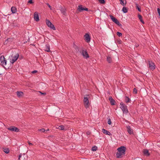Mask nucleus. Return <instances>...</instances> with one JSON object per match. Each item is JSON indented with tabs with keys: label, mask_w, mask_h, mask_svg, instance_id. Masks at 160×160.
I'll list each match as a JSON object with an SVG mask.
<instances>
[{
	"label": "nucleus",
	"mask_w": 160,
	"mask_h": 160,
	"mask_svg": "<svg viewBox=\"0 0 160 160\" xmlns=\"http://www.w3.org/2000/svg\"><path fill=\"white\" fill-rule=\"evenodd\" d=\"M117 150L118 152L116 154V157L118 158H121L125 154L126 148L123 146H121L118 148Z\"/></svg>",
	"instance_id": "obj_1"
},
{
	"label": "nucleus",
	"mask_w": 160,
	"mask_h": 160,
	"mask_svg": "<svg viewBox=\"0 0 160 160\" xmlns=\"http://www.w3.org/2000/svg\"><path fill=\"white\" fill-rule=\"evenodd\" d=\"M19 57L18 53L15 55H12L10 57V62L12 64L14 63L18 59Z\"/></svg>",
	"instance_id": "obj_2"
},
{
	"label": "nucleus",
	"mask_w": 160,
	"mask_h": 160,
	"mask_svg": "<svg viewBox=\"0 0 160 160\" xmlns=\"http://www.w3.org/2000/svg\"><path fill=\"white\" fill-rule=\"evenodd\" d=\"M80 52L84 58L87 59L89 58V55L86 50L82 48H81Z\"/></svg>",
	"instance_id": "obj_3"
},
{
	"label": "nucleus",
	"mask_w": 160,
	"mask_h": 160,
	"mask_svg": "<svg viewBox=\"0 0 160 160\" xmlns=\"http://www.w3.org/2000/svg\"><path fill=\"white\" fill-rule=\"evenodd\" d=\"M120 105L121 106L120 108L123 112V113L127 114L128 112V110L126 106L122 102L120 103Z\"/></svg>",
	"instance_id": "obj_4"
},
{
	"label": "nucleus",
	"mask_w": 160,
	"mask_h": 160,
	"mask_svg": "<svg viewBox=\"0 0 160 160\" xmlns=\"http://www.w3.org/2000/svg\"><path fill=\"white\" fill-rule=\"evenodd\" d=\"M89 97V95H86L84 98L83 102L85 107L87 108L88 107L89 100L88 98Z\"/></svg>",
	"instance_id": "obj_5"
},
{
	"label": "nucleus",
	"mask_w": 160,
	"mask_h": 160,
	"mask_svg": "<svg viewBox=\"0 0 160 160\" xmlns=\"http://www.w3.org/2000/svg\"><path fill=\"white\" fill-rule=\"evenodd\" d=\"M46 23L47 25L51 29L55 30L56 28L54 25L50 22L49 20H46Z\"/></svg>",
	"instance_id": "obj_6"
},
{
	"label": "nucleus",
	"mask_w": 160,
	"mask_h": 160,
	"mask_svg": "<svg viewBox=\"0 0 160 160\" xmlns=\"http://www.w3.org/2000/svg\"><path fill=\"white\" fill-rule=\"evenodd\" d=\"M109 16L112 20L116 24L119 26H121V24L120 23L119 21L114 17L111 15H110Z\"/></svg>",
	"instance_id": "obj_7"
},
{
	"label": "nucleus",
	"mask_w": 160,
	"mask_h": 160,
	"mask_svg": "<svg viewBox=\"0 0 160 160\" xmlns=\"http://www.w3.org/2000/svg\"><path fill=\"white\" fill-rule=\"evenodd\" d=\"M7 129L11 131H14L16 132H19V129L18 128L13 126H11L9 128H8Z\"/></svg>",
	"instance_id": "obj_8"
},
{
	"label": "nucleus",
	"mask_w": 160,
	"mask_h": 160,
	"mask_svg": "<svg viewBox=\"0 0 160 160\" xmlns=\"http://www.w3.org/2000/svg\"><path fill=\"white\" fill-rule=\"evenodd\" d=\"M0 60L1 63L3 65H6L7 64V61L6 60L4 56L2 55L0 57Z\"/></svg>",
	"instance_id": "obj_9"
},
{
	"label": "nucleus",
	"mask_w": 160,
	"mask_h": 160,
	"mask_svg": "<svg viewBox=\"0 0 160 160\" xmlns=\"http://www.w3.org/2000/svg\"><path fill=\"white\" fill-rule=\"evenodd\" d=\"M148 64L149 68L150 69L152 70H154L155 68V66L154 64L152 62L149 61Z\"/></svg>",
	"instance_id": "obj_10"
},
{
	"label": "nucleus",
	"mask_w": 160,
	"mask_h": 160,
	"mask_svg": "<svg viewBox=\"0 0 160 160\" xmlns=\"http://www.w3.org/2000/svg\"><path fill=\"white\" fill-rule=\"evenodd\" d=\"M84 40L87 42H89L90 41V37L88 33H86L84 35Z\"/></svg>",
	"instance_id": "obj_11"
},
{
	"label": "nucleus",
	"mask_w": 160,
	"mask_h": 160,
	"mask_svg": "<svg viewBox=\"0 0 160 160\" xmlns=\"http://www.w3.org/2000/svg\"><path fill=\"white\" fill-rule=\"evenodd\" d=\"M78 10L79 12H81L82 11L85 10L86 11H88V9L86 8L82 7V6L81 5H79L78 6Z\"/></svg>",
	"instance_id": "obj_12"
},
{
	"label": "nucleus",
	"mask_w": 160,
	"mask_h": 160,
	"mask_svg": "<svg viewBox=\"0 0 160 160\" xmlns=\"http://www.w3.org/2000/svg\"><path fill=\"white\" fill-rule=\"evenodd\" d=\"M34 18L35 20L37 22H38L39 20L38 13L37 12H34Z\"/></svg>",
	"instance_id": "obj_13"
},
{
	"label": "nucleus",
	"mask_w": 160,
	"mask_h": 160,
	"mask_svg": "<svg viewBox=\"0 0 160 160\" xmlns=\"http://www.w3.org/2000/svg\"><path fill=\"white\" fill-rule=\"evenodd\" d=\"M127 131L129 134H132L133 133V130L129 126H127Z\"/></svg>",
	"instance_id": "obj_14"
},
{
	"label": "nucleus",
	"mask_w": 160,
	"mask_h": 160,
	"mask_svg": "<svg viewBox=\"0 0 160 160\" xmlns=\"http://www.w3.org/2000/svg\"><path fill=\"white\" fill-rule=\"evenodd\" d=\"M107 61L109 63H112V60L111 56L108 55L107 57Z\"/></svg>",
	"instance_id": "obj_15"
},
{
	"label": "nucleus",
	"mask_w": 160,
	"mask_h": 160,
	"mask_svg": "<svg viewBox=\"0 0 160 160\" xmlns=\"http://www.w3.org/2000/svg\"><path fill=\"white\" fill-rule=\"evenodd\" d=\"M44 50L45 51L47 52H50V49L49 45L48 44L46 45L44 47Z\"/></svg>",
	"instance_id": "obj_16"
},
{
	"label": "nucleus",
	"mask_w": 160,
	"mask_h": 160,
	"mask_svg": "<svg viewBox=\"0 0 160 160\" xmlns=\"http://www.w3.org/2000/svg\"><path fill=\"white\" fill-rule=\"evenodd\" d=\"M109 100L111 104L112 105H115V101L111 97H110L109 98Z\"/></svg>",
	"instance_id": "obj_17"
},
{
	"label": "nucleus",
	"mask_w": 160,
	"mask_h": 160,
	"mask_svg": "<svg viewBox=\"0 0 160 160\" xmlns=\"http://www.w3.org/2000/svg\"><path fill=\"white\" fill-rule=\"evenodd\" d=\"M102 132L104 133L106 135H108L109 136L112 135V134L110 132L105 129H102Z\"/></svg>",
	"instance_id": "obj_18"
},
{
	"label": "nucleus",
	"mask_w": 160,
	"mask_h": 160,
	"mask_svg": "<svg viewBox=\"0 0 160 160\" xmlns=\"http://www.w3.org/2000/svg\"><path fill=\"white\" fill-rule=\"evenodd\" d=\"M11 11L13 13H14L17 12V9L15 7H12L11 8Z\"/></svg>",
	"instance_id": "obj_19"
},
{
	"label": "nucleus",
	"mask_w": 160,
	"mask_h": 160,
	"mask_svg": "<svg viewBox=\"0 0 160 160\" xmlns=\"http://www.w3.org/2000/svg\"><path fill=\"white\" fill-rule=\"evenodd\" d=\"M73 47L74 48V49H75L76 52H80V51L81 48L80 49L78 46L74 45Z\"/></svg>",
	"instance_id": "obj_20"
},
{
	"label": "nucleus",
	"mask_w": 160,
	"mask_h": 160,
	"mask_svg": "<svg viewBox=\"0 0 160 160\" xmlns=\"http://www.w3.org/2000/svg\"><path fill=\"white\" fill-rule=\"evenodd\" d=\"M138 17L140 21L143 24H144V22L143 20L142 17V16L140 14H138Z\"/></svg>",
	"instance_id": "obj_21"
},
{
	"label": "nucleus",
	"mask_w": 160,
	"mask_h": 160,
	"mask_svg": "<svg viewBox=\"0 0 160 160\" xmlns=\"http://www.w3.org/2000/svg\"><path fill=\"white\" fill-rule=\"evenodd\" d=\"M143 152L144 154L146 156H149L150 155V154L148 152V151L147 149L144 150Z\"/></svg>",
	"instance_id": "obj_22"
},
{
	"label": "nucleus",
	"mask_w": 160,
	"mask_h": 160,
	"mask_svg": "<svg viewBox=\"0 0 160 160\" xmlns=\"http://www.w3.org/2000/svg\"><path fill=\"white\" fill-rule=\"evenodd\" d=\"M3 150L4 152L7 154L9 152V149L8 148H3Z\"/></svg>",
	"instance_id": "obj_23"
},
{
	"label": "nucleus",
	"mask_w": 160,
	"mask_h": 160,
	"mask_svg": "<svg viewBox=\"0 0 160 160\" xmlns=\"http://www.w3.org/2000/svg\"><path fill=\"white\" fill-rule=\"evenodd\" d=\"M125 102L127 103L130 102L131 101L130 99L128 98V97L127 96H126L125 97Z\"/></svg>",
	"instance_id": "obj_24"
},
{
	"label": "nucleus",
	"mask_w": 160,
	"mask_h": 160,
	"mask_svg": "<svg viewBox=\"0 0 160 160\" xmlns=\"http://www.w3.org/2000/svg\"><path fill=\"white\" fill-rule=\"evenodd\" d=\"M22 156L23 158L24 159H25V157H26L25 154H20L18 157V160H20V158H21Z\"/></svg>",
	"instance_id": "obj_25"
},
{
	"label": "nucleus",
	"mask_w": 160,
	"mask_h": 160,
	"mask_svg": "<svg viewBox=\"0 0 160 160\" xmlns=\"http://www.w3.org/2000/svg\"><path fill=\"white\" fill-rule=\"evenodd\" d=\"M122 12L124 13H127V12H128V9L126 7H124L122 9Z\"/></svg>",
	"instance_id": "obj_26"
},
{
	"label": "nucleus",
	"mask_w": 160,
	"mask_h": 160,
	"mask_svg": "<svg viewBox=\"0 0 160 160\" xmlns=\"http://www.w3.org/2000/svg\"><path fill=\"white\" fill-rule=\"evenodd\" d=\"M17 95L18 97H19L22 96V94H23V93L22 92L18 91L17 92Z\"/></svg>",
	"instance_id": "obj_27"
},
{
	"label": "nucleus",
	"mask_w": 160,
	"mask_h": 160,
	"mask_svg": "<svg viewBox=\"0 0 160 160\" xmlns=\"http://www.w3.org/2000/svg\"><path fill=\"white\" fill-rule=\"evenodd\" d=\"M135 5L136 9H137L139 12H141V10L140 8L139 7L138 4L137 3H136Z\"/></svg>",
	"instance_id": "obj_28"
},
{
	"label": "nucleus",
	"mask_w": 160,
	"mask_h": 160,
	"mask_svg": "<svg viewBox=\"0 0 160 160\" xmlns=\"http://www.w3.org/2000/svg\"><path fill=\"white\" fill-rule=\"evenodd\" d=\"M98 149V148L97 146H94L92 147V150L93 151H96Z\"/></svg>",
	"instance_id": "obj_29"
},
{
	"label": "nucleus",
	"mask_w": 160,
	"mask_h": 160,
	"mask_svg": "<svg viewBox=\"0 0 160 160\" xmlns=\"http://www.w3.org/2000/svg\"><path fill=\"white\" fill-rule=\"evenodd\" d=\"M58 129L61 130H64V126L63 125H61L59 126Z\"/></svg>",
	"instance_id": "obj_30"
},
{
	"label": "nucleus",
	"mask_w": 160,
	"mask_h": 160,
	"mask_svg": "<svg viewBox=\"0 0 160 160\" xmlns=\"http://www.w3.org/2000/svg\"><path fill=\"white\" fill-rule=\"evenodd\" d=\"M117 35H118L119 37L122 36V34L119 32H117Z\"/></svg>",
	"instance_id": "obj_31"
},
{
	"label": "nucleus",
	"mask_w": 160,
	"mask_h": 160,
	"mask_svg": "<svg viewBox=\"0 0 160 160\" xmlns=\"http://www.w3.org/2000/svg\"><path fill=\"white\" fill-rule=\"evenodd\" d=\"M38 131L41 132H44L46 130L44 128H42L41 129H38Z\"/></svg>",
	"instance_id": "obj_32"
},
{
	"label": "nucleus",
	"mask_w": 160,
	"mask_h": 160,
	"mask_svg": "<svg viewBox=\"0 0 160 160\" xmlns=\"http://www.w3.org/2000/svg\"><path fill=\"white\" fill-rule=\"evenodd\" d=\"M137 90L135 88H134L133 90V93L136 94L137 93Z\"/></svg>",
	"instance_id": "obj_33"
},
{
	"label": "nucleus",
	"mask_w": 160,
	"mask_h": 160,
	"mask_svg": "<svg viewBox=\"0 0 160 160\" xmlns=\"http://www.w3.org/2000/svg\"><path fill=\"white\" fill-rule=\"evenodd\" d=\"M99 2L102 4L104 3L105 2L104 0H98Z\"/></svg>",
	"instance_id": "obj_34"
},
{
	"label": "nucleus",
	"mask_w": 160,
	"mask_h": 160,
	"mask_svg": "<svg viewBox=\"0 0 160 160\" xmlns=\"http://www.w3.org/2000/svg\"><path fill=\"white\" fill-rule=\"evenodd\" d=\"M61 12L64 15H65L66 13L65 10L64 9L61 10Z\"/></svg>",
	"instance_id": "obj_35"
},
{
	"label": "nucleus",
	"mask_w": 160,
	"mask_h": 160,
	"mask_svg": "<svg viewBox=\"0 0 160 160\" xmlns=\"http://www.w3.org/2000/svg\"><path fill=\"white\" fill-rule=\"evenodd\" d=\"M108 124L109 125H111L112 123V122L110 119H109L108 121Z\"/></svg>",
	"instance_id": "obj_36"
},
{
	"label": "nucleus",
	"mask_w": 160,
	"mask_h": 160,
	"mask_svg": "<svg viewBox=\"0 0 160 160\" xmlns=\"http://www.w3.org/2000/svg\"><path fill=\"white\" fill-rule=\"evenodd\" d=\"M28 3L30 4H32L33 3L32 0H29L28 1Z\"/></svg>",
	"instance_id": "obj_37"
},
{
	"label": "nucleus",
	"mask_w": 160,
	"mask_h": 160,
	"mask_svg": "<svg viewBox=\"0 0 160 160\" xmlns=\"http://www.w3.org/2000/svg\"><path fill=\"white\" fill-rule=\"evenodd\" d=\"M37 71L34 70L32 72V73L33 74L37 72Z\"/></svg>",
	"instance_id": "obj_38"
},
{
	"label": "nucleus",
	"mask_w": 160,
	"mask_h": 160,
	"mask_svg": "<svg viewBox=\"0 0 160 160\" xmlns=\"http://www.w3.org/2000/svg\"><path fill=\"white\" fill-rule=\"evenodd\" d=\"M120 3L123 6H124L125 5V4L124 3V1L123 0L121 1V2H120Z\"/></svg>",
	"instance_id": "obj_39"
},
{
	"label": "nucleus",
	"mask_w": 160,
	"mask_h": 160,
	"mask_svg": "<svg viewBox=\"0 0 160 160\" xmlns=\"http://www.w3.org/2000/svg\"><path fill=\"white\" fill-rule=\"evenodd\" d=\"M47 5L48 6L49 8H50V9L52 10L51 6L48 3H47Z\"/></svg>",
	"instance_id": "obj_40"
},
{
	"label": "nucleus",
	"mask_w": 160,
	"mask_h": 160,
	"mask_svg": "<svg viewBox=\"0 0 160 160\" xmlns=\"http://www.w3.org/2000/svg\"><path fill=\"white\" fill-rule=\"evenodd\" d=\"M28 142V144H29V146H31V145H33V144H32V143H31V142Z\"/></svg>",
	"instance_id": "obj_41"
},
{
	"label": "nucleus",
	"mask_w": 160,
	"mask_h": 160,
	"mask_svg": "<svg viewBox=\"0 0 160 160\" xmlns=\"http://www.w3.org/2000/svg\"><path fill=\"white\" fill-rule=\"evenodd\" d=\"M39 92L40 93H41L42 94H43V95H45L46 94V93H42L41 92L39 91Z\"/></svg>",
	"instance_id": "obj_42"
},
{
	"label": "nucleus",
	"mask_w": 160,
	"mask_h": 160,
	"mask_svg": "<svg viewBox=\"0 0 160 160\" xmlns=\"http://www.w3.org/2000/svg\"><path fill=\"white\" fill-rule=\"evenodd\" d=\"M90 132H87V134L88 135H90Z\"/></svg>",
	"instance_id": "obj_43"
},
{
	"label": "nucleus",
	"mask_w": 160,
	"mask_h": 160,
	"mask_svg": "<svg viewBox=\"0 0 160 160\" xmlns=\"http://www.w3.org/2000/svg\"><path fill=\"white\" fill-rule=\"evenodd\" d=\"M49 131V129H48L46 131Z\"/></svg>",
	"instance_id": "obj_44"
},
{
	"label": "nucleus",
	"mask_w": 160,
	"mask_h": 160,
	"mask_svg": "<svg viewBox=\"0 0 160 160\" xmlns=\"http://www.w3.org/2000/svg\"><path fill=\"white\" fill-rule=\"evenodd\" d=\"M120 1V2H121V1H122V0H119Z\"/></svg>",
	"instance_id": "obj_45"
},
{
	"label": "nucleus",
	"mask_w": 160,
	"mask_h": 160,
	"mask_svg": "<svg viewBox=\"0 0 160 160\" xmlns=\"http://www.w3.org/2000/svg\"><path fill=\"white\" fill-rule=\"evenodd\" d=\"M2 74H0V75H1Z\"/></svg>",
	"instance_id": "obj_46"
}]
</instances>
